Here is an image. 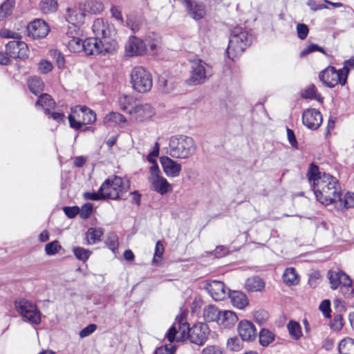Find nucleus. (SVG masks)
<instances>
[{"instance_id":"f257e3e1","label":"nucleus","mask_w":354,"mask_h":354,"mask_svg":"<svg viewBox=\"0 0 354 354\" xmlns=\"http://www.w3.org/2000/svg\"><path fill=\"white\" fill-rule=\"evenodd\" d=\"M92 30L95 37L84 40L83 52L86 55H105L116 50L118 43L114 38L115 30L113 26L102 19H97L93 24Z\"/></svg>"},{"instance_id":"f03ea898","label":"nucleus","mask_w":354,"mask_h":354,"mask_svg":"<svg viewBox=\"0 0 354 354\" xmlns=\"http://www.w3.org/2000/svg\"><path fill=\"white\" fill-rule=\"evenodd\" d=\"M312 189L316 199L324 205H330L340 198L339 181L328 174L323 173L322 180H317Z\"/></svg>"},{"instance_id":"7ed1b4c3","label":"nucleus","mask_w":354,"mask_h":354,"mask_svg":"<svg viewBox=\"0 0 354 354\" xmlns=\"http://www.w3.org/2000/svg\"><path fill=\"white\" fill-rule=\"evenodd\" d=\"M196 149V145L192 138L184 135L174 136L169 139L167 153L174 158H187Z\"/></svg>"},{"instance_id":"20e7f679","label":"nucleus","mask_w":354,"mask_h":354,"mask_svg":"<svg viewBox=\"0 0 354 354\" xmlns=\"http://www.w3.org/2000/svg\"><path fill=\"white\" fill-rule=\"evenodd\" d=\"M251 43L248 33L241 26H236L231 30L228 47L226 50L227 57L234 59L240 55Z\"/></svg>"},{"instance_id":"39448f33","label":"nucleus","mask_w":354,"mask_h":354,"mask_svg":"<svg viewBox=\"0 0 354 354\" xmlns=\"http://www.w3.org/2000/svg\"><path fill=\"white\" fill-rule=\"evenodd\" d=\"M178 328L182 330V337H185L187 334L190 342L196 345H203L207 339L209 335V327L205 323H198L192 328H189L186 320L180 317L178 320Z\"/></svg>"},{"instance_id":"423d86ee","label":"nucleus","mask_w":354,"mask_h":354,"mask_svg":"<svg viewBox=\"0 0 354 354\" xmlns=\"http://www.w3.org/2000/svg\"><path fill=\"white\" fill-rule=\"evenodd\" d=\"M14 306L24 321L32 324H39L41 322V313L32 301L19 297L15 300Z\"/></svg>"},{"instance_id":"0eeeda50","label":"nucleus","mask_w":354,"mask_h":354,"mask_svg":"<svg viewBox=\"0 0 354 354\" xmlns=\"http://www.w3.org/2000/svg\"><path fill=\"white\" fill-rule=\"evenodd\" d=\"M105 184L106 185L104 189L105 199L117 200L129 188V182L118 176L109 177L102 185Z\"/></svg>"},{"instance_id":"6e6552de","label":"nucleus","mask_w":354,"mask_h":354,"mask_svg":"<svg viewBox=\"0 0 354 354\" xmlns=\"http://www.w3.org/2000/svg\"><path fill=\"white\" fill-rule=\"evenodd\" d=\"M131 83L136 91L147 93L153 85L151 75L142 66H136L131 73Z\"/></svg>"},{"instance_id":"1a4fd4ad","label":"nucleus","mask_w":354,"mask_h":354,"mask_svg":"<svg viewBox=\"0 0 354 354\" xmlns=\"http://www.w3.org/2000/svg\"><path fill=\"white\" fill-rule=\"evenodd\" d=\"M348 72L342 68L337 70L334 66H329L319 74V78L324 86L333 88L338 84L342 86L346 82Z\"/></svg>"},{"instance_id":"9d476101","label":"nucleus","mask_w":354,"mask_h":354,"mask_svg":"<svg viewBox=\"0 0 354 354\" xmlns=\"http://www.w3.org/2000/svg\"><path fill=\"white\" fill-rule=\"evenodd\" d=\"M211 67L201 59L192 63L191 75L187 80L189 85H198L204 83L211 75Z\"/></svg>"},{"instance_id":"9b49d317","label":"nucleus","mask_w":354,"mask_h":354,"mask_svg":"<svg viewBox=\"0 0 354 354\" xmlns=\"http://www.w3.org/2000/svg\"><path fill=\"white\" fill-rule=\"evenodd\" d=\"M160 169L158 164H154L150 167V176L149 182L151 183V189L160 195H164L171 191V185L168 183L166 178L160 176Z\"/></svg>"},{"instance_id":"f8f14e48","label":"nucleus","mask_w":354,"mask_h":354,"mask_svg":"<svg viewBox=\"0 0 354 354\" xmlns=\"http://www.w3.org/2000/svg\"><path fill=\"white\" fill-rule=\"evenodd\" d=\"M28 36L33 39H39L46 37L50 28L46 22L37 19L30 22L26 26Z\"/></svg>"},{"instance_id":"ddd939ff","label":"nucleus","mask_w":354,"mask_h":354,"mask_svg":"<svg viewBox=\"0 0 354 354\" xmlns=\"http://www.w3.org/2000/svg\"><path fill=\"white\" fill-rule=\"evenodd\" d=\"M6 53L11 58L24 59L28 56V47L24 41L12 40L6 45Z\"/></svg>"},{"instance_id":"4468645a","label":"nucleus","mask_w":354,"mask_h":354,"mask_svg":"<svg viewBox=\"0 0 354 354\" xmlns=\"http://www.w3.org/2000/svg\"><path fill=\"white\" fill-rule=\"evenodd\" d=\"M323 121L322 115L316 109H307L302 113V123L308 129L317 130Z\"/></svg>"},{"instance_id":"2eb2a0df","label":"nucleus","mask_w":354,"mask_h":354,"mask_svg":"<svg viewBox=\"0 0 354 354\" xmlns=\"http://www.w3.org/2000/svg\"><path fill=\"white\" fill-rule=\"evenodd\" d=\"M327 277L329 280L330 288L333 290L337 289L341 286L343 288H351L352 286V280L349 276L342 271L328 270Z\"/></svg>"},{"instance_id":"dca6fc26","label":"nucleus","mask_w":354,"mask_h":354,"mask_svg":"<svg viewBox=\"0 0 354 354\" xmlns=\"http://www.w3.org/2000/svg\"><path fill=\"white\" fill-rule=\"evenodd\" d=\"M205 290L216 301H222L228 296L230 289L227 288L223 282L213 280L207 283Z\"/></svg>"},{"instance_id":"f3484780","label":"nucleus","mask_w":354,"mask_h":354,"mask_svg":"<svg viewBox=\"0 0 354 354\" xmlns=\"http://www.w3.org/2000/svg\"><path fill=\"white\" fill-rule=\"evenodd\" d=\"M237 330L242 341L252 342L257 337L256 328L250 321H241L238 324Z\"/></svg>"},{"instance_id":"a211bd4d","label":"nucleus","mask_w":354,"mask_h":354,"mask_svg":"<svg viewBox=\"0 0 354 354\" xmlns=\"http://www.w3.org/2000/svg\"><path fill=\"white\" fill-rule=\"evenodd\" d=\"M125 50L129 56L142 55L147 51L145 43L138 37H130L126 44Z\"/></svg>"},{"instance_id":"6ab92c4d","label":"nucleus","mask_w":354,"mask_h":354,"mask_svg":"<svg viewBox=\"0 0 354 354\" xmlns=\"http://www.w3.org/2000/svg\"><path fill=\"white\" fill-rule=\"evenodd\" d=\"M160 163L164 172L167 176L174 178L179 176L182 169V166L180 163L168 156H162L160 158Z\"/></svg>"},{"instance_id":"aec40b11","label":"nucleus","mask_w":354,"mask_h":354,"mask_svg":"<svg viewBox=\"0 0 354 354\" xmlns=\"http://www.w3.org/2000/svg\"><path fill=\"white\" fill-rule=\"evenodd\" d=\"M153 114L154 109L150 104L137 103L131 115L136 120L142 122L150 119Z\"/></svg>"},{"instance_id":"412c9836","label":"nucleus","mask_w":354,"mask_h":354,"mask_svg":"<svg viewBox=\"0 0 354 354\" xmlns=\"http://www.w3.org/2000/svg\"><path fill=\"white\" fill-rule=\"evenodd\" d=\"M185 8L187 15L195 21L203 19L206 15L205 6L201 2L192 0Z\"/></svg>"},{"instance_id":"4be33fe9","label":"nucleus","mask_w":354,"mask_h":354,"mask_svg":"<svg viewBox=\"0 0 354 354\" xmlns=\"http://www.w3.org/2000/svg\"><path fill=\"white\" fill-rule=\"evenodd\" d=\"M236 314L232 310H221L217 324L221 328H229L233 326L238 321Z\"/></svg>"},{"instance_id":"5701e85b","label":"nucleus","mask_w":354,"mask_h":354,"mask_svg":"<svg viewBox=\"0 0 354 354\" xmlns=\"http://www.w3.org/2000/svg\"><path fill=\"white\" fill-rule=\"evenodd\" d=\"M228 297H230L233 306L238 309H243L248 305V298L243 292L229 290Z\"/></svg>"},{"instance_id":"b1692460","label":"nucleus","mask_w":354,"mask_h":354,"mask_svg":"<svg viewBox=\"0 0 354 354\" xmlns=\"http://www.w3.org/2000/svg\"><path fill=\"white\" fill-rule=\"evenodd\" d=\"M56 103L52 97L48 93H41L39 95L38 99L35 102L37 108H41L45 114H49L50 110L55 108Z\"/></svg>"},{"instance_id":"393cba45","label":"nucleus","mask_w":354,"mask_h":354,"mask_svg":"<svg viewBox=\"0 0 354 354\" xmlns=\"http://www.w3.org/2000/svg\"><path fill=\"white\" fill-rule=\"evenodd\" d=\"M84 12L77 7L68 8L66 14V19L71 25H77L84 21Z\"/></svg>"},{"instance_id":"a878e982","label":"nucleus","mask_w":354,"mask_h":354,"mask_svg":"<svg viewBox=\"0 0 354 354\" xmlns=\"http://www.w3.org/2000/svg\"><path fill=\"white\" fill-rule=\"evenodd\" d=\"M118 103L120 109L130 115L132 114L135 105L137 104V102L133 96L128 95H121L118 99Z\"/></svg>"},{"instance_id":"bb28decb","label":"nucleus","mask_w":354,"mask_h":354,"mask_svg":"<svg viewBox=\"0 0 354 354\" xmlns=\"http://www.w3.org/2000/svg\"><path fill=\"white\" fill-rule=\"evenodd\" d=\"M245 287L248 292H261L265 288V282L259 276H253L246 280Z\"/></svg>"},{"instance_id":"cd10ccee","label":"nucleus","mask_w":354,"mask_h":354,"mask_svg":"<svg viewBox=\"0 0 354 354\" xmlns=\"http://www.w3.org/2000/svg\"><path fill=\"white\" fill-rule=\"evenodd\" d=\"M30 91L35 95H40L44 88V83L38 76L30 77L28 80Z\"/></svg>"},{"instance_id":"c85d7f7f","label":"nucleus","mask_w":354,"mask_h":354,"mask_svg":"<svg viewBox=\"0 0 354 354\" xmlns=\"http://www.w3.org/2000/svg\"><path fill=\"white\" fill-rule=\"evenodd\" d=\"M218 310L214 305H208L203 310V317L207 322H218L219 315L221 313Z\"/></svg>"},{"instance_id":"c756f323","label":"nucleus","mask_w":354,"mask_h":354,"mask_svg":"<svg viewBox=\"0 0 354 354\" xmlns=\"http://www.w3.org/2000/svg\"><path fill=\"white\" fill-rule=\"evenodd\" d=\"M284 283L288 286L296 285L299 281V276L294 268H288L285 270L283 276Z\"/></svg>"},{"instance_id":"7c9ffc66","label":"nucleus","mask_w":354,"mask_h":354,"mask_svg":"<svg viewBox=\"0 0 354 354\" xmlns=\"http://www.w3.org/2000/svg\"><path fill=\"white\" fill-rule=\"evenodd\" d=\"M15 4V0H5L0 5V21L3 20L12 14Z\"/></svg>"},{"instance_id":"2f4dec72","label":"nucleus","mask_w":354,"mask_h":354,"mask_svg":"<svg viewBox=\"0 0 354 354\" xmlns=\"http://www.w3.org/2000/svg\"><path fill=\"white\" fill-rule=\"evenodd\" d=\"M103 230L100 227H91L88 230L86 234L88 244H95L101 240L103 235Z\"/></svg>"},{"instance_id":"473e14b6","label":"nucleus","mask_w":354,"mask_h":354,"mask_svg":"<svg viewBox=\"0 0 354 354\" xmlns=\"http://www.w3.org/2000/svg\"><path fill=\"white\" fill-rule=\"evenodd\" d=\"M338 350L340 354H354V339H343L338 344Z\"/></svg>"},{"instance_id":"72a5a7b5","label":"nucleus","mask_w":354,"mask_h":354,"mask_svg":"<svg viewBox=\"0 0 354 354\" xmlns=\"http://www.w3.org/2000/svg\"><path fill=\"white\" fill-rule=\"evenodd\" d=\"M322 175L323 174H322V173L319 171V167L317 165H315L314 163H311L310 165L307 172V177L308 181L310 183H312V187L315 185V183L317 180H322Z\"/></svg>"},{"instance_id":"f704fd0d","label":"nucleus","mask_w":354,"mask_h":354,"mask_svg":"<svg viewBox=\"0 0 354 354\" xmlns=\"http://www.w3.org/2000/svg\"><path fill=\"white\" fill-rule=\"evenodd\" d=\"M127 120L120 113L111 111L108 113L104 118V123L108 125L119 124L126 122Z\"/></svg>"},{"instance_id":"c9c22d12","label":"nucleus","mask_w":354,"mask_h":354,"mask_svg":"<svg viewBox=\"0 0 354 354\" xmlns=\"http://www.w3.org/2000/svg\"><path fill=\"white\" fill-rule=\"evenodd\" d=\"M79 109L82 114V124H91L96 120V114L93 111L86 106H80Z\"/></svg>"},{"instance_id":"e433bc0d","label":"nucleus","mask_w":354,"mask_h":354,"mask_svg":"<svg viewBox=\"0 0 354 354\" xmlns=\"http://www.w3.org/2000/svg\"><path fill=\"white\" fill-rule=\"evenodd\" d=\"M65 45L72 53H81L83 52L84 50V40L80 39V36L75 37V39H71L68 41H66V44H65Z\"/></svg>"},{"instance_id":"4c0bfd02","label":"nucleus","mask_w":354,"mask_h":354,"mask_svg":"<svg viewBox=\"0 0 354 354\" xmlns=\"http://www.w3.org/2000/svg\"><path fill=\"white\" fill-rule=\"evenodd\" d=\"M301 97L304 99L316 100L319 102H322L324 100L321 94L317 93V88L313 84L310 85L302 91Z\"/></svg>"},{"instance_id":"58836bf2","label":"nucleus","mask_w":354,"mask_h":354,"mask_svg":"<svg viewBox=\"0 0 354 354\" xmlns=\"http://www.w3.org/2000/svg\"><path fill=\"white\" fill-rule=\"evenodd\" d=\"M178 324V322L171 326L165 334V337L170 344L173 343L176 339L178 342L183 338L182 330L179 329Z\"/></svg>"},{"instance_id":"ea45409f","label":"nucleus","mask_w":354,"mask_h":354,"mask_svg":"<svg viewBox=\"0 0 354 354\" xmlns=\"http://www.w3.org/2000/svg\"><path fill=\"white\" fill-rule=\"evenodd\" d=\"M57 7L58 3L56 0H41L39 3L40 10L44 14L55 12Z\"/></svg>"},{"instance_id":"a19ab883","label":"nucleus","mask_w":354,"mask_h":354,"mask_svg":"<svg viewBox=\"0 0 354 354\" xmlns=\"http://www.w3.org/2000/svg\"><path fill=\"white\" fill-rule=\"evenodd\" d=\"M105 186H106V185H102L98 191L97 192H84L83 194V197L85 200H88V201H101V200H105V197H104V187Z\"/></svg>"},{"instance_id":"79ce46f5","label":"nucleus","mask_w":354,"mask_h":354,"mask_svg":"<svg viewBox=\"0 0 354 354\" xmlns=\"http://www.w3.org/2000/svg\"><path fill=\"white\" fill-rule=\"evenodd\" d=\"M259 343L263 346H268L274 339V334L266 328H262L259 332Z\"/></svg>"},{"instance_id":"37998d69","label":"nucleus","mask_w":354,"mask_h":354,"mask_svg":"<svg viewBox=\"0 0 354 354\" xmlns=\"http://www.w3.org/2000/svg\"><path fill=\"white\" fill-rule=\"evenodd\" d=\"M287 328L290 335L294 339H299L302 335L301 326L298 322L290 320L287 325Z\"/></svg>"},{"instance_id":"c03bdc74","label":"nucleus","mask_w":354,"mask_h":354,"mask_svg":"<svg viewBox=\"0 0 354 354\" xmlns=\"http://www.w3.org/2000/svg\"><path fill=\"white\" fill-rule=\"evenodd\" d=\"M337 201L339 202L340 205L345 209L353 208L354 193L347 192L344 197H342V194L340 193V198L337 199Z\"/></svg>"},{"instance_id":"a18cd8bd","label":"nucleus","mask_w":354,"mask_h":354,"mask_svg":"<svg viewBox=\"0 0 354 354\" xmlns=\"http://www.w3.org/2000/svg\"><path fill=\"white\" fill-rule=\"evenodd\" d=\"M105 244L113 253H115L118 248V237L117 234L114 232L109 233Z\"/></svg>"},{"instance_id":"49530a36","label":"nucleus","mask_w":354,"mask_h":354,"mask_svg":"<svg viewBox=\"0 0 354 354\" xmlns=\"http://www.w3.org/2000/svg\"><path fill=\"white\" fill-rule=\"evenodd\" d=\"M75 257L82 261H86L91 254V252L82 247H74L73 249Z\"/></svg>"},{"instance_id":"de8ad7c7","label":"nucleus","mask_w":354,"mask_h":354,"mask_svg":"<svg viewBox=\"0 0 354 354\" xmlns=\"http://www.w3.org/2000/svg\"><path fill=\"white\" fill-rule=\"evenodd\" d=\"M80 35V33L77 25L68 26L65 36L63 38V42L65 44H66V41H68L71 39H75Z\"/></svg>"},{"instance_id":"09e8293b","label":"nucleus","mask_w":354,"mask_h":354,"mask_svg":"<svg viewBox=\"0 0 354 354\" xmlns=\"http://www.w3.org/2000/svg\"><path fill=\"white\" fill-rule=\"evenodd\" d=\"M315 51H319L324 55L326 54V51L324 48L316 44H310L301 51L300 57H305Z\"/></svg>"},{"instance_id":"8fccbe9b","label":"nucleus","mask_w":354,"mask_h":354,"mask_svg":"<svg viewBox=\"0 0 354 354\" xmlns=\"http://www.w3.org/2000/svg\"><path fill=\"white\" fill-rule=\"evenodd\" d=\"M62 249L58 241H53L47 243L45 246V252L49 256L55 255Z\"/></svg>"},{"instance_id":"3c124183","label":"nucleus","mask_w":354,"mask_h":354,"mask_svg":"<svg viewBox=\"0 0 354 354\" xmlns=\"http://www.w3.org/2000/svg\"><path fill=\"white\" fill-rule=\"evenodd\" d=\"M227 346L231 351H239L243 348V344L239 337H234L227 340Z\"/></svg>"},{"instance_id":"603ef678","label":"nucleus","mask_w":354,"mask_h":354,"mask_svg":"<svg viewBox=\"0 0 354 354\" xmlns=\"http://www.w3.org/2000/svg\"><path fill=\"white\" fill-rule=\"evenodd\" d=\"M93 205L91 203H87L82 206L80 209L79 215L81 218L86 219L92 214Z\"/></svg>"},{"instance_id":"864d4df0","label":"nucleus","mask_w":354,"mask_h":354,"mask_svg":"<svg viewBox=\"0 0 354 354\" xmlns=\"http://www.w3.org/2000/svg\"><path fill=\"white\" fill-rule=\"evenodd\" d=\"M176 350V346L174 344H169L157 348L154 351V354H174Z\"/></svg>"},{"instance_id":"5fc2aeb1","label":"nucleus","mask_w":354,"mask_h":354,"mask_svg":"<svg viewBox=\"0 0 354 354\" xmlns=\"http://www.w3.org/2000/svg\"><path fill=\"white\" fill-rule=\"evenodd\" d=\"M53 68L52 63L48 60H41L38 64V71L42 74L50 72Z\"/></svg>"},{"instance_id":"6e6d98bb","label":"nucleus","mask_w":354,"mask_h":354,"mask_svg":"<svg viewBox=\"0 0 354 354\" xmlns=\"http://www.w3.org/2000/svg\"><path fill=\"white\" fill-rule=\"evenodd\" d=\"M296 29L297 36L300 39L304 40L307 37L309 32V28L307 25L304 24H298Z\"/></svg>"},{"instance_id":"4d7b16f0","label":"nucleus","mask_w":354,"mask_h":354,"mask_svg":"<svg viewBox=\"0 0 354 354\" xmlns=\"http://www.w3.org/2000/svg\"><path fill=\"white\" fill-rule=\"evenodd\" d=\"M343 326V317L342 315L339 314L334 317L330 323V328L335 330H339Z\"/></svg>"},{"instance_id":"13d9d810","label":"nucleus","mask_w":354,"mask_h":354,"mask_svg":"<svg viewBox=\"0 0 354 354\" xmlns=\"http://www.w3.org/2000/svg\"><path fill=\"white\" fill-rule=\"evenodd\" d=\"M63 211L68 218H73L79 214L80 208L77 206H65Z\"/></svg>"},{"instance_id":"bf43d9fd","label":"nucleus","mask_w":354,"mask_h":354,"mask_svg":"<svg viewBox=\"0 0 354 354\" xmlns=\"http://www.w3.org/2000/svg\"><path fill=\"white\" fill-rule=\"evenodd\" d=\"M325 317H330V301L328 299L322 301L319 307Z\"/></svg>"},{"instance_id":"052dcab7","label":"nucleus","mask_w":354,"mask_h":354,"mask_svg":"<svg viewBox=\"0 0 354 354\" xmlns=\"http://www.w3.org/2000/svg\"><path fill=\"white\" fill-rule=\"evenodd\" d=\"M97 329V325L95 324H90L83 329H82L79 333L80 337L84 338L89 336L91 334L94 333Z\"/></svg>"},{"instance_id":"680f3d73","label":"nucleus","mask_w":354,"mask_h":354,"mask_svg":"<svg viewBox=\"0 0 354 354\" xmlns=\"http://www.w3.org/2000/svg\"><path fill=\"white\" fill-rule=\"evenodd\" d=\"M287 137H288V140L290 145L292 147L297 149L298 142H297L295 134L294 131L289 128H287Z\"/></svg>"},{"instance_id":"e2e57ef3","label":"nucleus","mask_w":354,"mask_h":354,"mask_svg":"<svg viewBox=\"0 0 354 354\" xmlns=\"http://www.w3.org/2000/svg\"><path fill=\"white\" fill-rule=\"evenodd\" d=\"M319 277H320V273L318 271L313 272L309 275V279H308L309 285L313 288L316 287L317 285V280L319 279Z\"/></svg>"},{"instance_id":"0e129e2a","label":"nucleus","mask_w":354,"mask_h":354,"mask_svg":"<svg viewBox=\"0 0 354 354\" xmlns=\"http://www.w3.org/2000/svg\"><path fill=\"white\" fill-rule=\"evenodd\" d=\"M203 354H223V353L219 347L209 346L203 349Z\"/></svg>"},{"instance_id":"69168bd1","label":"nucleus","mask_w":354,"mask_h":354,"mask_svg":"<svg viewBox=\"0 0 354 354\" xmlns=\"http://www.w3.org/2000/svg\"><path fill=\"white\" fill-rule=\"evenodd\" d=\"M163 252H164L163 245L162 244V243L160 241H158L156 243L153 261H155L156 257L160 258L162 256Z\"/></svg>"},{"instance_id":"338daca9","label":"nucleus","mask_w":354,"mask_h":354,"mask_svg":"<svg viewBox=\"0 0 354 354\" xmlns=\"http://www.w3.org/2000/svg\"><path fill=\"white\" fill-rule=\"evenodd\" d=\"M48 115H50V118H51L53 120L57 122H61L64 121L65 118L64 114L62 112H55L50 111V113Z\"/></svg>"},{"instance_id":"774afa93","label":"nucleus","mask_w":354,"mask_h":354,"mask_svg":"<svg viewBox=\"0 0 354 354\" xmlns=\"http://www.w3.org/2000/svg\"><path fill=\"white\" fill-rule=\"evenodd\" d=\"M68 118L71 128L77 130L82 127V122L76 120L72 115H69Z\"/></svg>"}]
</instances>
